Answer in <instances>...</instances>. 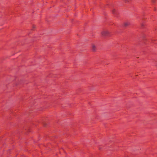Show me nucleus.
<instances>
[{
    "mask_svg": "<svg viewBox=\"0 0 157 157\" xmlns=\"http://www.w3.org/2000/svg\"><path fill=\"white\" fill-rule=\"evenodd\" d=\"M155 66L157 67V63H156L155 64Z\"/></svg>",
    "mask_w": 157,
    "mask_h": 157,
    "instance_id": "nucleus-7",
    "label": "nucleus"
},
{
    "mask_svg": "<svg viewBox=\"0 0 157 157\" xmlns=\"http://www.w3.org/2000/svg\"><path fill=\"white\" fill-rule=\"evenodd\" d=\"M33 28H35V26L33 25Z\"/></svg>",
    "mask_w": 157,
    "mask_h": 157,
    "instance_id": "nucleus-8",
    "label": "nucleus"
},
{
    "mask_svg": "<svg viewBox=\"0 0 157 157\" xmlns=\"http://www.w3.org/2000/svg\"><path fill=\"white\" fill-rule=\"evenodd\" d=\"M152 1L153 2H155V0H152Z\"/></svg>",
    "mask_w": 157,
    "mask_h": 157,
    "instance_id": "nucleus-6",
    "label": "nucleus"
},
{
    "mask_svg": "<svg viewBox=\"0 0 157 157\" xmlns=\"http://www.w3.org/2000/svg\"><path fill=\"white\" fill-rule=\"evenodd\" d=\"M115 10H112V13L113 14L114 13V12H115Z\"/></svg>",
    "mask_w": 157,
    "mask_h": 157,
    "instance_id": "nucleus-4",
    "label": "nucleus"
},
{
    "mask_svg": "<svg viewBox=\"0 0 157 157\" xmlns=\"http://www.w3.org/2000/svg\"><path fill=\"white\" fill-rule=\"evenodd\" d=\"M125 2H128L129 0H124Z\"/></svg>",
    "mask_w": 157,
    "mask_h": 157,
    "instance_id": "nucleus-5",
    "label": "nucleus"
},
{
    "mask_svg": "<svg viewBox=\"0 0 157 157\" xmlns=\"http://www.w3.org/2000/svg\"><path fill=\"white\" fill-rule=\"evenodd\" d=\"M92 50L93 51H95L96 50V46L94 44H92Z\"/></svg>",
    "mask_w": 157,
    "mask_h": 157,
    "instance_id": "nucleus-2",
    "label": "nucleus"
},
{
    "mask_svg": "<svg viewBox=\"0 0 157 157\" xmlns=\"http://www.w3.org/2000/svg\"><path fill=\"white\" fill-rule=\"evenodd\" d=\"M110 34V32L108 30H104L101 33L102 35L105 36H109Z\"/></svg>",
    "mask_w": 157,
    "mask_h": 157,
    "instance_id": "nucleus-1",
    "label": "nucleus"
},
{
    "mask_svg": "<svg viewBox=\"0 0 157 157\" xmlns=\"http://www.w3.org/2000/svg\"><path fill=\"white\" fill-rule=\"evenodd\" d=\"M129 24H130L129 22H126L124 23V25L125 26H128V25H129Z\"/></svg>",
    "mask_w": 157,
    "mask_h": 157,
    "instance_id": "nucleus-3",
    "label": "nucleus"
}]
</instances>
